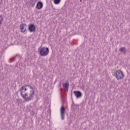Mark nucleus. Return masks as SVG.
<instances>
[{
    "instance_id": "obj_1",
    "label": "nucleus",
    "mask_w": 130,
    "mask_h": 130,
    "mask_svg": "<svg viewBox=\"0 0 130 130\" xmlns=\"http://www.w3.org/2000/svg\"><path fill=\"white\" fill-rule=\"evenodd\" d=\"M19 91L20 92L21 96L25 101L32 100L35 93L34 89L29 85L22 86Z\"/></svg>"
},
{
    "instance_id": "obj_2",
    "label": "nucleus",
    "mask_w": 130,
    "mask_h": 130,
    "mask_svg": "<svg viewBox=\"0 0 130 130\" xmlns=\"http://www.w3.org/2000/svg\"><path fill=\"white\" fill-rule=\"evenodd\" d=\"M39 51L41 56H46L49 53V48L46 47H40Z\"/></svg>"
},
{
    "instance_id": "obj_3",
    "label": "nucleus",
    "mask_w": 130,
    "mask_h": 130,
    "mask_svg": "<svg viewBox=\"0 0 130 130\" xmlns=\"http://www.w3.org/2000/svg\"><path fill=\"white\" fill-rule=\"evenodd\" d=\"M114 77H116L118 81L119 80H122L123 78H124V74H123V72L121 71V70H117L114 74Z\"/></svg>"
},
{
    "instance_id": "obj_4",
    "label": "nucleus",
    "mask_w": 130,
    "mask_h": 130,
    "mask_svg": "<svg viewBox=\"0 0 130 130\" xmlns=\"http://www.w3.org/2000/svg\"><path fill=\"white\" fill-rule=\"evenodd\" d=\"M61 119L63 120L64 119V115L66 114V108L62 106L60 109Z\"/></svg>"
},
{
    "instance_id": "obj_5",
    "label": "nucleus",
    "mask_w": 130,
    "mask_h": 130,
    "mask_svg": "<svg viewBox=\"0 0 130 130\" xmlns=\"http://www.w3.org/2000/svg\"><path fill=\"white\" fill-rule=\"evenodd\" d=\"M28 30L29 32H35L36 31V26L34 24H30L28 25Z\"/></svg>"
},
{
    "instance_id": "obj_6",
    "label": "nucleus",
    "mask_w": 130,
    "mask_h": 130,
    "mask_svg": "<svg viewBox=\"0 0 130 130\" xmlns=\"http://www.w3.org/2000/svg\"><path fill=\"white\" fill-rule=\"evenodd\" d=\"M27 24L26 23H23L20 25V29L21 30L22 33H25L27 31Z\"/></svg>"
},
{
    "instance_id": "obj_7",
    "label": "nucleus",
    "mask_w": 130,
    "mask_h": 130,
    "mask_svg": "<svg viewBox=\"0 0 130 130\" xmlns=\"http://www.w3.org/2000/svg\"><path fill=\"white\" fill-rule=\"evenodd\" d=\"M73 93L75 95L76 98H81V97H82V92L80 91H74Z\"/></svg>"
},
{
    "instance_id": "obj_8",
    "label": "nucleus",
    "mask_w": 130,
    "mask_h": 130,
    "mask_svg": "<svg viewBox=\"0 0 130 130\" xmlns=\"http://www.w3.org/2000/svg\"><path fill=\"white\" fill-rule=\"evenodd\" d=\"M43 8V3L40 1L38 2L37 4L36 8L38 10H41Z\"/></svg>"
},
{
    "instance_id": "obj_9",
    "label": "nucleus",
    "mask_w": 130,
    "mask_h": 130,
    "mask_svg": "<svg viewBox=\"0 0 130 130\" xmlns=\"http://www.w3.org/2000/svg\"><path fill=\"white\" fill-rule=\"evenodd\" d=\"M36 3H37V0H29L28 4L29 6H31V8H33Z\"/></svg>"
},
{
    "instance_id": "obj_10",
    "label": "nucleus",
    "mask_w": 130,
    "mask_h": 130,
    "mask_svg": "<svg viewBox=\"0 0 130 130\" xmlns=\"http://www.w3.org/2000/svg\"><path fill=\"white\" fill-rule=\"evenodd\" d=\"M63 88L66 90L67 92L69 91V83H65L62 84Z\"/></svg>"
},
{
    "instance_id": "obj_11",
    "label": "nucleus",
    "mask_w": 130,
    "mask_h": 130,
    "mask_svg": "<svg viewBox=\"0 0 130 130\" xmlns=\"http://www.w3.org/2000/svg\"><path fill=\"white\" fill-rule=\"evenodd\" d=\"M119 51L123 54H125V53H126V49H125V47L120 48L119 49Z\"/></svg>"
},
{
    "instance_id": "obj_12",
    "label": "nucleus",
    "mask_w": 130,
    "mask_h": 130,
    "mask_svg": "<svg viewBox=\"0 0 130 130\" xmlns=\"http://www.w3.org/2000/svg\"><path fill=\"white\" fill-rule=\"evenodd\" d=\"M61 1V0H53L54 4H55V5H58L60 4Z\"/></svg>"
},
{
    "instance_id": "obj_13",
    "label": "nucleus",
    "mask_w": 130,
    "mask_h": 130,
    "mask_svg": "<svg viewBox=\"0 0 130 130\" xmlns=\"http://www.w3.org/2000/svg\"><path fill=\"white\" fill-rule=\"evenodd\" d=\"M3 21L4 19L3 18V16H2V15H0V25H2V23H3Z\"/></svg>"
},
{
    "instance_id": "obj_14",
    "label": "nucleus",
    "mask_w": 130,
    "mask_h": 130,
    "mask_svg": "<svg viewBox=\"0 0 130 130\" xmlns=\"http://www.w3.org/2000/svg\"><path fill=\"white\" fill-rule=\"evenodd\" d=\"M17 56H15L11 58H10V61H13V60H15V59H16Z\"/></svg>"
},
{
    "instance_id": "obj_15",
    "label": "nucleus",
    "mask_w": 130,
    "mask_h": 130,
    "mask_svg": "<svg viewBox=\"0 0 130 130\" xmlns=\"http://www.w3.org/2000/svg\"><path fill=\"white\" fill-rule=\"evenodd\" d=\"M24 97H29V96H28V93H25L24 94Z\"/></svg>"
},
{
    "instance_id": "obj_16",
    "label": "nucleus",
    "mask_w": 130,
    "mask_h": 130,
    "mask_svg": "<svg viewBox=\"0 0 130 130\" xmlns=\"http://www.w3.org/2000/svg\"><path fill=\"white\" fill-rule=\"evenodd\" d=\"M75 105V104L74 103V102L72 103V107H73Z\"/></svg>"
},
{
    "instance_id": "obj_17",
    "label": "nucleus",
    "mask_w": 130,
    "mask_h": 130,
    "mask_svg": "<svg viewBox=\"0 0 130 130\" xmlns=\"http://www.w3.org/2000/svg\"><path fill=\"white\" fill-rule=\"evenodd\" d=\"M80 2H82V0H80Z\"/></svg>"
},
{
    "instance_id": "obj_18",
    "label": "nucleus",
    "mask_w": 130,
    "mask_h": 130,
    "mask_svg": "<svg viewBox=\"0 0 130 130\" xmlns=\"http://www.w3.org/2000/svg\"><path fill=\"white\" fill-rule=\"evenodd\" d=\"M110 41H111V39H110Z\"/></svg>"
},
{
    "instance_id": "obj_19",
    "label": "nucleus",
    "mask_w": 130,
    "mask_h": 130,
    "mask_svg": "<svg viewBox=\"0 0 130 130\" xmlns=\"http://www.w3.org/2000/svg\"><path fill=\"white\" fill-rule=\"evenodd\" d=\"M0 5H1V3H0Z\"/></svg>"
}]
</instances>
